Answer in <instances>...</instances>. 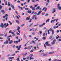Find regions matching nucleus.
Here are the masks:
<instances>
[{
    "instance_id": "obj_1",
    "label": "nucleus",
    "mask_w": 61,
    "mask_h": 61,
    "mask_svg": "<svg viewBox=\"0 0 61 61\" xmlns=\"http://www.w3.org/2000/svg\"><path fill=\"white\" fill-rule=\"evenodd\" d=\"M46 45L49 46H51V45H50L49 44H48V41L46 42L44 45V47H45V49H46Z\"/></svg>"
},
{
    "instance_id": "obj_2",
    "label": "nucleus",
    "mask_w": 61,
    "mask_h": 61,
    "mask_svg": "<svg viewBox=\"0 0 61 61\" xmlns=\"http://www.w3.org/2000/svg\"><path fill=\"white\" fill-rule=\"evenodd\" d=\"M8 6H10L11 5V7H12V8L14 10H15V9L14 8L15 7H14V6L13 5H12V4L10 5V2H8Z\"/></svg>"
},
{
    "instance_id": "obj_3",
    "label": "nucleus",
    "mask_w": 61,
    "mask_h": 61,
    "mask_svg": "<svg viewBox=\"0 0 61 61\" xmlns=\"http://www.w3.org/2000/svg\"><path fill=\"white\" fill-rule=\"evenodd\" d=\"M22 47V45H20L19 46H19H16V47L17 48V50H20V48H21V47Z\"/></svg>"
},
{
    "instance_id": "obj_4",
    "label": "nucleus",
    "mask_w": 61,
    "mask_h": 61,
    "mask_svg": "<svg viewBox=\"0 0 61 61\" xmlns=\"http://www.w3.org/2000/svg\"><path fill=\"white\" fill-rule=\"evenodd\" d=\"M17 28H18L17 29V30H18V32L19 33H21V32H20V30H19V29H20V27L18 26L17 27Z\"/></svg>"
},
{
    "instance_id": "obj_5",
    "label": "nucleus",
    "mask_w": 61,
    "mask_h": 61,
    "mask_svg": "<svg viewBox=\"0 0 61 61\" xmlns=\"http://www.w3.org/2000/svg\"><path fill=\"white\" fill-rule=\"evenodd\" d=\"M41 12H42V11H39L37 14V15H40V14H41Z\"/></svg>"
},
{
    "instance_id": "obj_6",
    "label": "nucleus",
    "mask_w": 61,
    "mask_h": 61,
    "mask_svg": "<svg viewBox=\"0 0 61 61\" xmlns=\"http://www.w3.org/2000/svg\"><path fill=\"white\" fill-rule=\"evenodd\" d=\"M13 42V41L11 40L9 42V43L10 44H12V43Z\"/></svg>"
},
{
    "instance_id": "obj_7",
    "label": "nucleus",
    "mask_w": 61,
    "mask_h": 61,
    "mask_svg": "<svg viewBox=\"0 0 61 61\" xmlns=\"http://www.w3.org/2000/svg\"><path fill=\"white\" fill-rule=\"evenodd\" d=\"M0 27H1L3 28L4 27V26H3V23H1V25L0 26Z\"/></svg>"
},
{
    "instance_id": "obj_8",
    "label": "nucleus",
    "mask_w": 61,
    "mask_h": 61,
    "mask_svg": "<svg viewBox=\"0 0 61 61\" xmlns=\"http://www.w3.org/2000/svg\"><path fill=\"white\" fill-rule=\"evenodd\" d=\"M58 28V26H54L53 27V29H55V28L56 29V28Z\"/></svg>"
},
{
    "instance_id": "obj_9",
    "label": "nucleus",
    "mask_w": 61,
    "mask_h": 61,
    "mask_svg": "<svg viewBox=\"0 0 61 61\" xmlns=\"http://www.w3.org/2000/svg\"><path fill=\"white\" fill-rule=\"evenodd\" d=\"M30 8L32 9V10H35V9L34 8V7H32V6H30Z\"/></svg>"
},
{
    "instance_id": "obj_10",
    "label": "nucleus",
    "mask_w": 61,
    "mask_h": 61,
    "mask_svg": "<svg viewBox=\"0 0 61 61\" xmlns=\"http://www.w3.org/2000/svg\"><path fill=\"white\" fill-rule=\"evenodd\" d=\"M31 18V17H30H30H29L28 18H27L26 20H30V19Z\"/></svg>"
},
{
    "instance_id": "obj_11",
    "label": "nucleus",
    "mask_w": 61,
    "mask_h": 61,
    "mask_svg": "<svg viewBox=\"0 0 61 61\" xmlns=\"http://www.w3.org/2000/svg\"><path fill=\"white\" fill-rule=\"evenodd\" d=\"M38 29L37 28L35 29H33V31H38Z\"/></svg>"
},
{
    "instance_id": "obj_12",
    "label": "nucleus",
    "mask_w": 61,
    "mask_h": 61,
    "mask_svg": "<svg viewBox=\"0 0 61 61\" xmlns=\"http://www.w3.org/2000/svg\"><path fill=\"white\" fill-rule=\"evenodd\" d=\"M27 13H29V14H30V13H31V11L30 10H28L27 11Z\"/></svg>"
},
{
    "instance_id": "obj_13",
    "label": "nucleus",
    "mask_w": 61,
    "mask_h": 61,
    "mask_svg": "<svg viewBox=\"0 0 61 61\" xmlns=\"http://www.w3.org/2000/svg\"><path fill=\"white\" fill-rule=\"evenodd\" d=\"M8 44V41H7V40H6V42H4V44Z\"/></svg>"
},
{
    "instance_id": "obj_14",
    "label": "nucleus",
    "mask_w": 61,
    "mask_h": 61,
    "mask_svg": "<svg viewBox=\"0 0 61 61\" xmlns=\"http://www.w3.org/2000/svg\"><path fill=\"white\" fill-rule=\"evenodd\" d=\"M11 34H12L13 35V36H15V33H14V32H11Z\"/></svg>"
},
{
    "instance_id": "obj_15",
    "label": "nucleus",
    "mask_w": 61,
    "mask_h": 61,
    "mask_svg": "<svg viewBox=\"0 0 61 61\" xmlns=\"http://www.w3.org/2000/svg\"><path fill=\"white\" fill-rule=\"evenodd\" d=\"M34 38V39H36V40H35V41H36V40H38V38H36V37H35Z\"/></svg>"
},
{
    "instance_id": "obj_16",
    "label": "nucleus",
    "mask_w": 61,
    "mask_h": 61,
    "mask_svg": "<svg viewBox=\"0 0 61 61\" xmlns=\"http://www.w3.org/2000/svg\"><path fill=\"white\" fill-rule=\"evenodd\" d=\"M55 41V40H53V41L52 42L51 44H52V45H53V44H55V42H54Z\"/></svg>"
},
{
    "instance_id": "obj_17",
    "label": "nucleus",
    "mask_w": 61,
    "mask_h": 61,
    "mask_svg": "<svg viewBox=\"0 0 61 61\" xmlns=\"http://www.w3.org/2000/svg\"><path fill=\"white\" fill-rule=\"evenodd\" d=\"M53 11H52V13H55V8H53Z\"/></svg>"
},
{
    "instance_id": "obj_18",
    "label": "nucleus",
    "mask_w": 61,
    "mask_h": 61,
    "mask_svg": "<svg viewBox=\"0 0 61 61\" xmlns=\"http://www.w3.org/2000/svg\"><path fill=\"white\" fill-rule=\"evenodd\" d=\"M36 17V16L35 15H33V18L32 19H34V18H35V17Z\"/></svg>"
},
{
    "instance_id": "obj_19",
    "label": "nucleus",
    "mask_w": 61,
    "mask_h": 61,
    "mask_svg": "<svg viewBox=\"0 0 61 61\" xmlns=\"http://www.w3.org/2000/svg\"><path fill=\"white\" fill-rule=\"evenodd\" d=\"M54 52H51L49 53V54H54Z\"/></svg>"
},
{
    "instance_id": "obj_20",
    "label": "nucleus",
    "mask_w": 61,
    "mask_h": 61,
    "mask_svg": "<svg viewBox=\"0 0 61 61\" xmlns=\"http://www.w3.org/2000/svg\"><path fill=\"white\" fill-rule=\"evenodd\" d=\"M40 7V6H38L35 9H36V10H37V9H39V8Z\"/></svg>"
},
{
    "instance_id": "obj_21",
    "label": "nucleus",
    "mask_w": 61,
    "mask_h": 61,
    "mask_svg": "<svg viewBox=\"0 0 61 61\" xmlns=\"http://www.w3.org/2000/svg\"><path fill=\"white\" fill-rule=\"evenodd\" d=\"M39 27H42V26H43L41 24L40 25H39L38 26Z\"/></svg>"
},
{
    "instance_id": "obj_22",
    "label": "nucleus",
    "mask_w": 61,
    "mask_h": 61,
    "mask_svg": "<svg viewBox=\"0 0 61 61\" xmlns=\"http://www.w3.org/2000/svg\"><path fill=\"white\" fill-rule=\"evenodd\" d=\"M58 9L59 10H61V6H59L58 7Z\"/></svg>"
},
{
    "instance_id": "obj_23",
    "label": "nucleus",
    "mask_w": 61,
    "mask_h": 61,
    "mask_svg": "<svg viewBox=\"0 0 61 61\" xmlns=\"http://www.w3.org/2000/svg\"><path fill=\"white\" fill-rule=\"evenodd\" d=\"M33 56V55L32 54H30L29 55V56L30 57H32Z\"/></svg>"
},
{
    "instance_id": "obj_24",
    "label": "nucleus",
    "mask_w": 61,
    "mask_h": 61,
    "mask_svg": "<svg viewBox=\"0 0 61 61\" xmlns=\"http://www.w3.org/2000/svg\"><path fill=\"white\" fill-rule=\"evenodd\" d=\"M15 54L14 53L12 54L11 55V56H15Z\"/></svg>"
},
{
    "instance_id": "obj_25",
    "label": "nucleus",
    "mask_w": 61,
    "mask_h": 61,
    "mask_svg": "<svg viewBox=\"0 0 61 61\" xmlns=\"http://www.w3.org/2000/svg\"><path fill=\"white\" fill-rule=\"evenodd\" d=\"M8 22L9 23H10V25H12V22H11L10 21H9Z\"/></svg>"
},
{
    "instance_id": "obj_26",
    "label": "nucleus",
    "mask_w": 61,
    "mask_h": 61,
    "mask_svg": "<svg viewBox=\"0 0 61 61\" xmlns=\"http://www.w3.org/2000/svg\"><path fill=\"white\" fill-rule=\"evenodd\" d=\"M11 10V8L10 7L9 8V10H8V11H10Z\"/></svg>"
},
{
    "instance_id": "obj_27",
    "label": "nucleus",
    "mask_w": 61,
    "mask_h": 61,
    "mask_svg": "<svg viewBox=\"0 0 61 61\" xmlns=\"http://www.w3.org/2000/svg\"><path fill=\"white\" fill-rule=\"evenodd\" d=\"M47 22H49V19H48L46 21V22L47 23Z\"/></svg>"
},
{
    "instance_id": "obj_28",
    "label": "nucleus",
    "mask_w": 61,
    "mask_h": 61,
    "mask_svg": "<svg viewBox=\"0 0 61 61\" xmlns=\"http://www.w3.org/2000/svg\"><path fill=\"white\" fill-rule=\"evenodd\" d=\"M7 26H8V25H5L4 26V28H6L7 27Z\"/></svg>"
},
{
    "instance_id": "obj_29",
    "label": "nucleus",
    "mask_w": 61,
    "mask_h": 61,
    "mask_svg": "<svg viewBox=\"0 0 61 61\" xmlns=\"http://www.w3.org/2000/svg\"><path fill=\"white\" fill-rule=\"evenodd\" d=\"M16 22L17 23H19V22L18 20H17L16 21Z\"/></svg>"
},
{
    "instance_id": "obj_30",
    "label": "nucleus",
    "mask_w": 61,
    "mask_h": 61,
    "mask_svg": "<svg viewBox=\"0 0 61 61\" xmlns=\"http://www.w3.org/2000/svg\"><path fill=\"white\" fill-rule=\"evenodd\" d=\"M15 53H18V52H19V51H15Z\"/></svg>"
},
{
    "instance_id": "obj_31",
    "label": "nucleus",
    "mask_w": 61,
    "mask_h": 61,
    "mask_svg": "<svg viewBox=\"0 0 61 61\" xmlns=\"http://www.w3.org/2000/svg\"><path fill=\"white\" fill-rule=\"evenodd\" d=\"M24 25H25V24H23L21 26V27H23V26H24Z\"/></svg>"
},
{
    "instance_id": "obj_32",
    "label": "nucleus",
    "mask_w": 61,
    "mask_h": 61,
    "mask_svg": "<svg viewBox=\"0 0 61 61\" xmlns=\"http://www.w3.org/2000/svg\"><path fill=\"white\" fill-rule=\"evenodd\" d=\"M50 31H52V29L50 28Z\"/></svg>"
},
{
    "instance_id": "obj_33",
    "label": "nucleus",
    "mask_w": 61,
    "mask_h": 61,
    "mask_svg": "<svg viewBox=\"0 0 61 61\" xmlns=\"http://www.w3.org/2000/svg\"><path fill=\"white\" fill-rule=\"evenodd\" d=\"M8 59H9V60H10L11 59H12V58L11 57H9L8 58Z\"/></svg>"
},
{
    "instance_id": "obj_34",
    "label": "nucleus",
    "mask_w": 61,
    "mask_h": 61,
    "mask_svg": "<svg viewBox=\"0 0 61 61\" xmlns=\"http://www.w3.org/2000/svg\"><path fill=\"white\" fill-rule=\"evenodd\" d=\"M33 25V23H32L29 26V27H30V26H31V25Z\"/></svg>"
},
{
    "instance_id": "obj_35",
    "label": "nucleus",
    "mask_w": 61,
    "mask_h": 61,
    "mask_svg": "<svg viewBox=\"0 0 61 61\" xmlns=\"http://www.w3.org/2000/svg\"><path fill=\"white\" fill-rule=\"evenodd\" d=\"M54 34V30H52V35Z\"/></svg>"
},
{
    "instance_id": "obj_36",
    "label": "nucleus",
    "mask_w": 61,
    "mask_h": 61,
    "mask_svg": "<svg viewBox=\"0 0 61 61\" xmlns=\"http://www.w3.org/2000/svg\"><path fill=\"white\" fill-rule=\"evenodd\" d=\"M17 61H20L19 60V58H18L17 59Z\"/></svg>"
},
{
    "instance_id": "obj_37",
    "label": "nucleus",
    "mask_w": 61,
    "mask_h": 61,
    "mask_svg": "<svg viewBox=\"0 0 61 61\" xmlns=\"http://www.w3.org/2000/svg\"><path fill=\"white\" fill-rule=\"evenodd\" d=\"M45 24V23H43V24H41V25H42V26H43V25H44Z\"/></svg>"
},
{
    "instance_id": "obj_38",
    "label": "nucleus",
    "mask_w": 61,
    "mask_h": 61,
    "mask_svg": "<svg viewBox=\"0 0 61 61\" xmlns=\"http://www.w3.org/2000/svg\"><path fill=\"white\" fill-rule=\"evenodd\" d=\"M8 16V14H6L5 15V17H7Z\"/></svg>"
},
{
    "instance_id": "obj_39",
    "label": "nucleus",
    "mask_w": 61,
    "mask_h": 61,
    "mask_svg": "<svg viewBox=\"0 0 61 61\" xmlns=\"http://www.w3.org/2000/svg\"><path fill=\"white\" fill-rule=\"evenodd\" d=\"M40 33L41 34H42V31H40Z\"/></svg>"
},
{
    "instance_id": "obj_40",
    "label": "nucleus",
    "mask_w": 61,
    "mask_h": 61,
    "mask_svg": "<svg viewBox=\"0 0 61 61\" xmlns=\"http://www.w3.org/2000/svg\"><path fill=\"white\" fill-rule=\"evenodd\" d=\"M40 11H41L42 10V8H39Z\"/></svg>"
},
{
    "instance_id": "obj_41",
    "label": "nucleus",
    "mask_w": 61,
    "mask_h": 61,
    "mask_svg": "<svg viewBox=\"0 0 61 61\" xmlns=\"http://www.w3.org/2000/svg\"><path fill=\"white\" fill-rule=\"evenodd\" d=\"M45 7H44L42 9V11H43V10H44V9H45Z\"/></svg>"
},
{
    "instance_id": "obj_42",
    "label": "nucleus",
    "mask_w": 61,
    "mask_h": 61,
    "mask_svg": "<svg viewBox=\"0 0 61 61\" xmlns=\"http://www.w3.org/2000/svg\"><path fill=\"white\" fill-rule=\"evenodd\" d=\"M48 14H46L45 15L46 16H48Z\"/></svg>"
},
{
    "instance_id": "obj_43",
    "label": "nucleus",
    "mask_w": 61,
    "mask_h": 61,
    "mask_svg": "<svg viewBox=\"0 0 61 61\" xmlns=\"http://www.w3.org/2000/svg\"><path fill=\"white\" fill-rule=\"evenodd\" d=\"M0 36H4V34H0Z\"/></svg>"
},
{
    "instance_id": "obj_44",
    "label": "nucleus",
    "mask_w": 61,
    "mask_h": 61,
    "mask_svg": "<svg viewBox=\"0 0 61 61\" xmlns=\"http://www.w3.org/2000/svg\"><path fill=\"white\" fill-rule=\"evenodd\" d=\"M38 4H37L36 5H35V6H34V7H36V6H38Z\"/></svg>"
},
{
    "instance_id": "obj_45",
    "label": "nucleus",
    "mask_w": 61,
    "mask_h": 61,
    "mask_svg": "<svg viewBox=\"0 0 61 61\" xmlns=\"http://www.w3.org/2000/svg\"><path fill=\"white\" fill-rule=\"evenodd\" d=\"M17 34L18 35H20V34L18 32H17Z\"/></svg>"
},
{
    "instance_id": "obj_46",
    "label": "nucleus",
    "mask_w": 61,
    "mask_h": 61,
    "mask_svg": "<svg viewBox=\"0 0 61 61\" xmlns=\"http://www.w3.org/2000/svg\"><path fill=\"white\" fill-rule=\"evenodd\" d=\"M42 39L44 40L46 39V38L45 37H43L42 38Z\"/></svg>"
},
{
    "instance_id": "obj_47",
    "label": "nucleus",
    "mask_w": 61,
    "mask_h": 61,
    "mask_svg": "<svg viewBox=\"0 0 61 61\" xmlns=\"http://www.w3.org/2000/svg\"><path fill=\"white\" fill-rule=\"evenodd\" d=\"M4 36L5 37H6L7 36V33H6L5 34V35Z\"/></svg>"
},
{
    "instance_id": "obj_48",
    "label": "nucleus",
    "mask_w": 61,
    "mask_h": 61,
    "mask_svg": "<svg viewBox=\"0 0 61 61\" xmlns=\"http://www.w3.org/2000/svg\"><path fill=\"white\" fill-rule=\"evenodd\" d=\"M52 37H53V36H51L50 37V39H51V38H52Z\"/></svg>"
},
{
    "instance_id": "obj_49",
    "label": "nucleus",
    "mask_w": 61,
    "mask_h": 61,
    "mask_svg": "<svg viewBox=\"0 0 61 61\" xmlns=\"http://www.w3.org/2000/svg\"><path fill=\"white\" fill-rule=\"evenodd\" d=\"M12 30H10L9 31V33H12Z\"/></svg>"
},
{
    "instance_id": "obj_50",
    "label": "nucleus",
    "mask_w": 61,
    "mask_h": 61,
    "mask_svg": "<svg viewBox=\"0 0 61 61\" xmlns=\"http://www.w3.org/2000/svg\"><path fill=\"white\" fill-rule=\"evenodd\" d=\"M3 7V6H0V9H1Z\"/></svg>"
},
{
    "instance_id": "obj_51",
    "label": "nucleus",
    "mask_w": 61,
    "mask_h": 61,
    "mask_svg": "<svg viewBox=\"0 0 61 61\" xmlns=\"http://www.w3.org/2000/svg\"><path fill=\"white\" fill-rule=\"evenodd\" d=\"M25 10H28V8H25Z\"/></svg>"
},
{
    "instance_id": "obj_52",
    "label": "nucleus",
    "mask_w": 61,
    "mask_h": 61,
    "mask_svg": "<svg viewBox=\"0 0 61 61\" xmlns=\"http://www.w3.org/2000/svg\"><path fill=\"white\" fill-rule=\"evenodd\" d=\"M30 60H32V59H33V57H30Z\"/></svg>"
},
{
    "instance_id": "obj_53",
    "label": "nucleus",
    "mask_w": 61,
    "mask_h": 61,
    "mask_svg": "<svg viewBox=\"0 0 61 61\" xmlns=\"http://www.w3.org/2000/svg\"><path fill=\"white\" fill-rule=\"evenodd\" d=\"M47 54H44L43 55V56H47Z\"/></svg>"
},
{
    "instance_id": "obj_54",
    "label": "nucleus",
    "mask_w": 61,
    "mask_h": 61,
    "mask_svg": "<svg viewBox=\"0 0 61 61\" xmlns=\"http://www.w3.org/2000/svg\"><path fill=\"white\" fill-rule=\"evenodd\" d=\"M45 33H44V34H43V36H45Z\"/></svg>"
},
{
    "instance_id": "obj_55",
    "label": "nucleus",
    "mask_w": 61,
    "mask_h": 61,
    "mask_svg": "<svg viewBox=\"0 0 61 61\" xmlns=\"http://www.w3.org/2000/svg\"><path fill=\"white\" fill-rule=\"evenodd\" d=\"M36 25H33V26H34V27H36Z\"/></svg>"
},
{
    "instance_id": "obj_56",
    "label": "nucleus",
    "mask_w": 61,
    "mask_h": 61,
    "mask_svg": "<svg viewBox=\"0 0 61 61\" xmlns=\"http://www.w3.org/2000/svg\"><path fill=\"white\" fill-rule=\"evenodd\" d=\"M9 37H11L12 38V36L11 35H10L9 36Z\"/></svg>"
},
{
    "instance_id": "obj_57",
    "label": "nucleus",
    "mask_w": 61,
    "mask_h": 61,
    "mask_svg": "<svg viewBox=\"0 0 61 61\" xmlns=\"http://www.w3.org/2000/svg\"><path fill=\"white\" fill-rule=\"evenodd\" d=\"M26 46H27V43H26V44L25 45V47H26Z\"/></svg>"
},
{
    "instance_id": "obj_58",
    "label": "nucleus",
    "mask_w": 61,
    "mask_h": 61,
    "mask_svg": "<svg viewBox=\"0 0 61 61\" xmlns=\"http://www.w3.org/2000/svg\"><path fill=\"white\" fill-rule=\"evenodd\" d=\"M34 15H37V13H36V12H34Z\"/></svg>"
},
{
    "instance_id": "obj_59",
    "label": "nucleus",
    "mask_w": 61,
    "mask_h": 61,
    "mask_svg": "<svg viewBox=\"0 0 61 61\" xmlns=\"http://www.w3.org/2000/svg\"><path fill=\"white\" fill-rule=\"evenodd\" d=\"M48 34H50V32H49V30H48Z\"/></svg>"
},
{
    "instance_id": "obj_60",
    "label": "nucleus",
    "mask_w": 61,
    "mask_h": 61,
    "mask_svg": "<svg viewBox=\"0 0 61 61\" xmlns=\"http://www.w3.org/2000/svg\"><path fill=\"white\" fill-rule=\"evenodd\" d=\"M32 1L33 3H34L35 2V0H32Z\"/></svg>"
},
{
    "instance_id": "obj_61",
    "label": "nucleus",
    "mask_w": 61,
    "mask_h": 61,
    "mask_svg": "<svg viewBox=\"0 0 61 61\" xmlns=\"http://www.w3.org/2000/svg\"><path fill=\"white\" fill-rule=\"evenodd\" d=\"M23 60H26V58H23Z\"/></svg>"
},
{
    "instance_id": "obj_62",
    "label": "nucleus",
    "mask_w": 61,
    "mask_h": 61,
    "mask_svg": "<svg viewBox=\"0 0 61 61\" xmlns=\"http://www.w3.org/2000/svg\"><path fill=\"white\" fill-rule=\"evenodd\" d=\"M21 2L20 1H19V0H18L17 1V2L18 3H20Z\"/></svg>"
},
{
    "instance_id": "obj_63",
    "label": "nucleus",
    "mask_w": 61,
    "mask_h": 61,
    "mask_svg": "<svg viewBox=\"0 0 61 61\" xmlns=\"http://www.w3.org/2000/svg\"><path fill=\"white\" fill-rule=\"evenodd\" d=\"M20 8L21 9V10H23V8L22 7H20Z\"/></svg>"
},
{
    "instance_id": "obj_64",
    "label": "nucleus",
    "mask_w": 61,
    "mask_h": 61,
    "mask_svg": "<svg viewBox=\"0 0 61 61\" xmlns=\"http://www.w3.org/2000/svg\"><path fill=\"white\" fill-rule=\"evenodd\" d=\"M58 41H61V39H59L58 40Z\"/></svg>"
}]
</instances>
